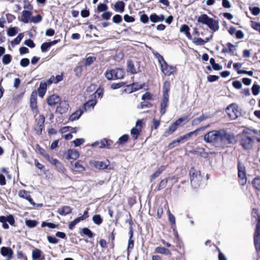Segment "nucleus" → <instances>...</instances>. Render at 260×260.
Instances as JSON below:
<instances>
[{"instance_id": "f257e3e1", "label": "nucleus", "mask_w": 260, "mask_h": 260, "mask_svg": "<svg viewBox=\"0 0 260 260\" xmlns=\"http://www.w3.org/2000/svg\"><path fill=\"white\" fill-rule=\"evenodd\" d=\"M206 142L210 143L216 147H224L226 144H232L236 141L234 135L228 134L224 129L213 130L204 135Z\"/></svg>"}, {"instance_id": "f03ea898", "label": "nucleus", "mask_w": 260, "mask_h": 260, "mask_svg": "<svg viewBox=\"0 0 260 260\" xmlns=\"http://www.w3.org/2000/svg\"><path fill=\"white\" fill-rule=\"evenodd\" d=\"M251 216L256 218V224L253 235L254 245L256 252H260V216L259 215L258 209L253 208L251 211Z\"/></svg>"}, {"instance_id": "7ed1b4c3", "label": "nucleus", "mask_w": 260, "mask_h": 260, "mask_svg": "<svg viewBox=\"0 0 260 260\" xmlns=\"http://www.w3.org/2000/svg\"><path fill=\"white\" fill-rule=\"evenodd\" d=\"M197 21L199 23L206 25L213 32L218 31L219 28V21L209 17L206 14L200 15L198 17Z\"/></svg>"}, {"instance_id": "20e7f679", "label": "nucleus", "mask_w": 260, "mask_h": 260, "mask_svg": "<svg viewBox=\"0 0 260 260\" xmlns=\"http://www.w3.org/2000/svg\"><path fill=\"white\" fill-rule=\"evenodd\" d=\"M189 175L191 186L194 188L199 187L203 180L200 171L194 167H192L189 171Z\"/></svg>"}, {"instance_id": "39448f33", "label": "nucleus", "mask_w": 260, "mask_h": 260, "mask_svg": "<svg viewBox=\"0 0 260 260\" xmlns=\"http://www.w3.org/2000/svg\"><path fill=\"white\" fill-rule=\"evenodd\" d=\"M188 117V115H185L183 117H181L177 119L175 121L173 122L169 126L168 129L166 130L164 135L166 137H167L172 134L174 132H175L177 130L178 127L181 124V123L187 120Z\"/></svg>"}, {"instance_id": "423d86ee", "label": "nucleus", "mask_w": 260, "mask_h": 260, "mask_svg": "<svg viewBox=\"0 0 260 260\" xmlns=\"http://www.w3.org/2000/svg\"><path fill=\"white\" fill-rule=\"evenodd\" d=\"M238 176L239 184L244 186L247 182L246 168L244 165L242 164L240 160L238 162Z\"/></svg>"}, {"instance_id": "0eeeda50", "label": "nucleus", "mask_w": 260, "mask_h": 260, "mask_svg": "<svg viewBox=\"0 0 260 260\" xmlns=\"http://www.w3.org/2000/svg\"><path fill=\"white\" fill-rule=\"evenodd\" d=\"M35 125L34 126V131L36 134L37 135H41L42 133L43 129L44 128V123L45 121V117L42 115H39L35 119Z\"/></svg>"}, {"instance_id": "6e6552de", "label": "nucleus", "mask_w": 260, "mask_h": 260, "mask_svg": "<svg viewBox=\"0 0 260 260\" xmlns=\"http://www.w3.org/2000/svg\"><path fill=\"white\" fill-rule=\"evenodd\" d=\"M226 113L230 119H236L240 114L238 109V106L235 104H231L226 108Z\"/></svg>"}, {"instance_id": "1a4fd4ad", "label": "nucleus", "mask_w": 260, "mask_h": 260, "mask_svg": "<svg viewBox=\"0 0 260 260\" xmlns=\"http://www.w3.org/2000/svg\"><path fill=\"white\" fill-rule=\"evenodd\" d=\"M254 143L253 139L247 136H243L240 140V145L243 149L245 150H251Z\"/></svg>"}, {"instance_id": "9d476101", "label": "nucleus", "mask_w": 260, "mask_h": 260, "mask_svg": "<svg viewBox=\"0 0 260 260\" xmlns=\"http://www.w3.org/2000/svg\"><path fill=\"white\" fill-rule=\"evenodd\" d=\"M29 106L35 116L39 113V108L37 103V92L34 90L30 95L29 100Z\"/></svg>"}, {"instance_id": "9b49d317", "label": "nucleus", "mask_w": 260, "mask_h": 260, "mask_svg": "<svg viewBox=\"0 0 260 260\" xmlns=\"http://www.w3.org/2000/svg\"><path fill=\"white\" fill-rule=\"evenodd\" d=\"M0 222L3 223L2 226L4 229H8L9 228V226L7 222H9L11 225L13 226L15 225V223L14 216L12 214H9L7 216L3 215L1 216Z\"/></svg>"}, {"instance_id": "f8f14e48", "label": "nucleus", "mask_w": 260, "mask_h": 260, "mask_svg": "<svg viewBox=\"0 0 260 260\" xmlns=\"http://www.w3.org/2000/svg\"><path fill=\"white\" fill-rule=\"evenodd\" d=\"M160 70L166 76H170L176 73L177 69L176 66H170L166 62L164 64H161Z\"/></svg>"}, {"instance_id": "ddd939ff", "label": "nucleus", "mask_w": 260, "mask_h": 260, "mask_svg": "<svg viewBox=\"0 0 260 260\" xmlns=\"http://www.w3.org/2000/svg\"><path fill=\"white\" fill-rule=\"evenodd\" d=\"M142 120L138 119L136 123V127L132 128L131 131V135L134 140H137L142 131Z\"/></svg>"}, {"instance_id": "4468645a", "label": "nucleus", "mask_w": 260, "mask_h": 260, "mask_svg": "<svg viewBox=\"0 0 260 260\" xmlns=\"http://www.w3.org/2000/svg\"><path fill=\"white\" fill-rule=\"evenodd\" d=\"M110 161L107 159L106 161H100L98 160H93L90 162V164L92 167L100 170H104L108 169Z\"/></svg>"}, {"instance_id": "2eb2a0df", "label": "nucleus", "mask_w": 260, "mask_h": 260, "mask_svg": "<svg viewBox=\"0 0 260 260\" xmlns=\"http://www.w3.org/2000/svg\"><path fill=\"white\" fill-rule=\"evenodd\" d=\"M18 196L20 198L26 199L32 205H35L33 199L31 198L30 192L25 189H21L18 192Z\"/></svg>"}, {"instance_id": "dca6fc26", "label": "nucleus", "mask_w": 260, "mask_h": 260, "mask_svg": "<svg viewBox=\"0 0 260 260\" xmlns=\"http://www.w3.org/2000/svg\"><path fill=\"white\" fill-rule=\"evenodd\" d=\"M169 98L168 97H163L161 99L160 104V116L164 115L167 111V108L169 106Z\"/></svg>"}, {"instance_id": "f3484780", "label": "nucleus", "mask_w": 260, "mask_h": 260, "mask_svg": "<svg viewBox=\"0 0 260 260\" xmlns=\"http://www.w3.org/2000/svg\"><path fill=\"white\" fill-rule=\"evenodd\" d=\"M60 96L57 94H52L47 99V104L50 106H55L60 102Z\"/></svg>"}, {"instance_id": "a211bd4d", "label": "nucleus", "mask_w": 260, "mask_h": 260, "mask_svg": "<svg viewBox=\"0 0 260 260\" xmlns=\"http://www.w3.org/2000/svg\"><path fill=\"white\" fill-rule=\"evenodd\" d=\"M59 105L56 107V112L60 114L66 113L69 107V105L66 102H60Z\"/></svg>"}, {"instance_id": "6ab92c4d", "label": "nucleus", "mask_w": 260, "mask_h": 260, "mask_svg": "<svg viewBox=\"0 0 260 260\" xmlns=\"http://www.w3.org/2000/svg\"><path fill=\"white\" fill-rule=\"evenodd\" d=\"M32 257L33 260H44V255H42V252L41 250L35 248L32 252Z\"/></svg>"}, {"instance_id": "aec40b11", "label": "nucleus", "mask_w": 260, "mask_h": 260, "mask_svg": "<svg viewBox=\"0 0 260 260\" xmlns=\"http://www.w3.org/2000/svg\"><path fill=\"white\" fill-rule=\"evenodd\" d=\"M1 253L3 256H7L11 258L13 254V251L10 247H2L1 248Z\"/></svg>"}, {"instance_id": "412c9836", "label": "nucleus", "mask_w": 260, "mask_h": 260, "mask_svg": "<svg viewBox=\"0 0 260 260\" xmlns=\"http://www.w3.org/2000/svg\"><path fill=\"white\" fill-rule=\"evenodd\" d=\"M113 144V141L111 140H108L106 138L103 139L100 141V145L99 148H106L107 149L111 148V146Z\"/></svg>"}, {"instance_id": "4be33fe9", "label": "nucleus", "mask_w": 260, "mask_h": 260, "mask_svg": "<svg viewBox=\"0 0 260 260\" xmlns=\"http://www.w3.org/2000/svg\"><path fill=\"white\" fill-rule=\"evenodd\" d=\"M180 32L185 34L189 40L192 39V36L190 33V28L187 24H184L181 26Z\"/></svg>"}, {"instance_id": "5701e85b", "label": "nucleus", "mask_w": 260, "mask_h": 260, "mask_svg": "<svg viewBox=\"0 0 260 260\" xmlns=\"http://www.w3.org/2000/svg\"><path fill=\"white\" fill-rule=\"evenodd\" d=\"M79 156L78 151L73 149H69L67 151V159L76 160Z\"/></svg>"}, {"instance_id": "b1692460", "label": "nucleus", "mask_w": 260, "mask_h": 260, "mask_svg": "<svg viewBox=\"0 0 260 260\" xmlns=\"http://www.w3.org/2000/svg\"><path fill=\"white\" fill-rule=\"evenodd\" d=\"M150 21L153 23L161 22L165 20V16L163 14L157 15L155 13L151 14L149 16Z\"/></svg>"}, {"instance_id": "393cba45", "label": "nucleus", "mask_w": 260, "mask_h": 260, "mask_svg": "<svg viewBox=\"0 0 260 260\" xmlns=\"http://www.w3.org/2000/svg\"><path fill=\"white\" fill-rule=\"evenodd\" d=\"M170 89V83L166 81L163 84L162 87V96L169 98V91Z\"/></svg>"}, {"instance_id": "a878e982", "label": "nucleus", "mask_w": 260, "mask_h": 260, "mask_svg": "<svg viewBox=\"0 0 260 260\" xmlns=\"http://www.w3.org/2000/svg\"><path fill=\"white\" fill-rule=\"evenodd\" d=\"M155 253H160L166 255H170L171 254V251L165 247L158 246L155 248L154 250Z\"/></svg>"}, {"instance_id": "bb28decb", "label": "nucleus", "mask_w": 260, "mask_h": 260, "mask_svg": "<svg viewBox=\"0 0 260 260\" xmlns=\"http://www.w3.org/2000/svg\"><path fill=\"white\" fill-rule=\"evenodd\" d=\"M57 213L61 215H66L72 212V208L68 206H64L61 208L58 209Z\"/></svg>"}, {"instance_id": "cd10ccee", "label": "nucleus", "mask_w": 260, "mask_h": 260, "mask_svg": "<svg viewBox=\"0 0 260 260\" xmlns=\"http://www.w3.org/2000/svg\"><path fill=\"white\" fill-rule=\"evenodd\" d=\"M22 21L25 23H28L32 15V13L29 11L24 10L22 11Z\"/></svg>"}, {"instance_id": "c85d7f7f", "label": "nucleus", "mask_w": 260, "mask_h": 260, "mask_svg": "<svg viewBox=\"0 0 260 260\" xmlns=\"http://www.w3.org/2000/svg\"><path fill=\"white\" fill-rule=\"evenodd\" d=\"M47 91L46 84L45 83H43V82H41L40 84V86L38 89V92L39 95L43 98L45 95L46 92Z\"/></svg>"}, {"instance_id": "c756f323", "label": "nucleus", "mask_w": 260, "mask_h": 260, "mask_svg": "<svg viewBox=\"0 0 260 260\" xmlns=\"http://www.w3.org/2000/svg\"><path fill=\"white\" fill-rule=\"evenodd\" d=\"M127 70L132 74H136L137 72L135 68L134 63L132 60H128L127 62Z\"/></svg>"}, {"instance_id": "7c9ffc66", "label": "nucleus", "mask_w": 260, "mask_h": 260, "mask_svg": "<svg viewBox=\"0 0 260 260\" xmlns=\"http://www.w3.org/2000/svg\"><path fill=\"white\" fill-rule=\"evenodd\" d=\"M251 184L255 190L260 191V177L258 176L255 177L252 180Z\"/></svg>"}, {"instance_id": "2f4dec72", "label": "nucleus", "mask_w": 260, "mask_h": 260, "mask_svg": "<svg viewBox=\"0 0 260 260\" xmlns=\"http://www.w3.org/2000/svg\"><path fill=\"white\" fill-rule=\"evenodd\" d=\"M105 76L109 80H116L115 69L107 70L105 72Z\"/></svg>"}, {"instance_id": "473e14b6", "label": "nucleus", "mask_w": 260, "mask_h": 260, "mask_svg": "<svg viewBox=\"0 0 260 260\" xmlns=\"http://www.w3.org/2000/svg\"><path fill=\"white\" fill-rule=\"evenodd\" d=\"M115 77L116 79H122L125 76V71L122 68H117L115 69Z\"/></svg>"}, {"instance_id": "72a5a7b5", "label": "nucleus", "mask_w": 260, "mask_h": 260, "mask_svg": "<svg viewBox=\"0 0 260 260\" xmlns=\"http://www.w3.org/2000/svg\"><path fill=\"white\" fill-rule=\"evenodd\" d=\"M36 149L45 159L49 157V155L47 153L46 151L44 148H42L39 144H37L36 145Z\"/></svg>"}, {"instance_id": "f704fd0d", "label": "nucleus", "mask_w": 260, "mask_h": 260, "mask_svg": "<svg viewBox=\"0 0 260 260\" xmlns=\"http://www.w3.org/2000/svg\"><path fill=\"white\" fill-rule=\"evenodd\" d=\"M81 235H84L87 236L89 238H92L94 237V234L88 228H84L82 229V231L80 232Z\"/></svg>"}, {"instance_id": "c9c22d12", "label": "nucleus", "mask_w": 260, "mask_h": 260, "mask_svg": "<svg viewBox=\"0 0 260 260\" xmlns=\"http://www.w3.org/2000/svg\"><path fill=\"white\" fill-rule=\"evenodd\" d=\"M140 89V87H134V86L132 85V84L127 85L125 86V89L122 91V92H126L128 93H132L135 91L138 90Z\"/></svg>"}, {"instance_id": "e433bc0d", "label": "nucleus", "mask_w": 260, "mask_h": 260, "mask_svg": "<svg viewBox=\"0 0 260 260\" xmlns=\"http://www.w3.org/2000/svg\"><path fill=\"white\" fill-rule=\"evenodd\" d=\"M196 153L204 158H207L209 156L208 152L205 151L203 148H198L196 150Z\"/></svg>"}, {"instance_id": "4c0bfd02", "label": "nucleus", "mask_w": 260, "mask_h": 260, "mask_svg": "<svg viewBox=\"0 0 260 260\" xmlns=\"http://www.w3.org/2000/svg\"><path fill=\"white\" fill-rule=\"evenodd\" d=\"M115 231V230L114 229L112 232L108 236V240L109 242L110 241V246L111 248H114L115 246L114 240L116 234Z\"/></svg>"}, {"instance_id": "58836bf2", "label": "nucleus", "mask_w": 260, "mask_h": 260, "mask_svg": "<svg viewBox=\"0 0 260 260\" xmlns=\"http://www.w3.org/2000/svg\"><path fill=\"white\" fill-rule=\"evenodd\" d=\"M153 54L155 57L157 59L160 67H161V64H164V63H166V61L164 59V57L159 53L156 51H153Z\"/></svg>"}, {"instance_id": "ea45409f", "label": "nucleus", "mask_w": 260, "mask_h": 260, "mask_svg": "<svg viewBox=\"0 0 260 260\" xmlns=\"http://www.w3.org/2000/svg\"><path fill=\"white\" fill-rule=\"evenodd\" d=\"M83 112L81 111L80 110H77L75 112H74L69 117V119L71 121H74L76 120L80 117V116L82 115Z\"/></svg>"}, {"instance_id": "a19ab883", "label": "nucleus", "mask_w": 260, "mask_h": 260, "mask_svg": "<svg viewBox=\"0 0 260 260\" xmlns=\"http://www.w3.org/2000/svg\"><path fill=\"white\" fill-rule=\"evenodd\" d=\"M164 166H161L156 171H155L154 173L150 177V181H152L154 180L156 177H158L160 174L164 171Z\"/></svg>"}, {"instance_id": "79ce46f5", "label": "nucleus", "mask_w": 260, "mask_h": 260, "mask_svg": "<svg viewBox=\"0 0 260 260\" xmlns=\"http://www.w3.org/2000/svg\"><path fill=\"white\" fill-rule=\"evenodd\" d=\"M96 103V100L95 99L90 100L84 104V108L86 110L87 109L93 108Z\"/></svg>"}, {"instance_id": "37998d69", "label": "nucleus", "mask_w": 260, "mask_h": 260, "mask_svg": "<svg viewBox=\"0 0 260 260\" xmlns=\"http://www.w3.org/2000/svg\"><path fill=\"white\" fill-rule=\"evenodd\" d=\"M25 225L27 227L29 228H33L38 225L39 222L36 220L27 219L25 220Z\"/></svg>"}, {"instance_id": "c03bdc74", "label": "nucleus", "mask_w": 260, "mask_h": 260, "mask_svg": "<svg viewBox=\"0 0 260 260\" xmlns=\"http://www.w3.org/2000/svg\"><path fill=\"white\" fill-rule=\"evenodd\" d=\"M82 163L83 162L81 160H78L75 163L74 167L76 171L82 172L85 170V168Z\"/></svg>"}, {"instance_id": "a18cd8bd", "label": "nucleus", "mask_w": 260, "mask_h": 260, "mask_svg": "<svg viewBox=\"0 0 260 260\" xmlns=\"http://www.w3.org/2000/svg\"><path fill=\"white\" fill-rule=\"evenodd\" d=\"M45 226H48L50 229H55L58 228V224L44 221L41 223V227L44 228Z\"/></svg>"}, {"instance_id": "49530a36", "label": "nucleus", "mask_w": 260, "mask_h": 260, "mask_svg": "<svg viewBox=\"0 0 260 260\" xmlns=\"http://www.w3.org/2000/svg\"><path fill=\"white\" fill-rule=\"evenodd\" d=\"M125 4L122 1H118L115 5L116 10H119V12H122L124 10Z\"/></svg>"}, {"instance_id": "de8ad7c7", "label": "nucleus", "mask_w": 260, "mask_h": 260, "mask_svg": "<svg viewBox=\"0 0 260 260\" xmlns=\"http://www.w3.org/2000/svg\"><path fill=\"white\" fill-rule=\"evenodd\" d=\"M169 178H166L165 179H163L161 180V181L159 182L158 185L156 188V189L157 190H160L164 188H165L168 183Z\"/></svg>"}, {"instance_id": "09e8293b", "label": "nucleus", "mask_w": 260, "mask_h": 260, "mask_svg": "<svg viewBox=\"0 0 260 260\" xmlns=\"http://www.w3.org/2000/svg\"><path fill=\"white\" fill-rule=\"evenodd\" d=\"M51 79L52 80L54 84H57L58 82L63 80V74L62 73H61L60 75H58L55 77L53 75L51 76Z\"/></svg>"}, {"instance_id": "8fccbe9b", "label": "nucleus", "mask_w": 260, "mask_h": 260, "mask_svg": "<svg viewBox=\"0 0 260 260\" xmlns=\"http://www.w3.org/2000/svg\"><path fill=\"white\" fill-rule=\"evenodd\" d=\"M93 222L97 225H100L102 223L103 220L100 214H95L92 217Z\"/></svg>"}, {"instance_id": "3c124183", "label": "nucleus", "mask_w": 260, "mask_h": 260, "mask_svg": "<svg viewBox=\"0 0 260 260\" xmlns=\"http://www.w3.org/2000/svg\"><path fill=\"white\" fill-rule=\"evenodd\" d=\"M128 138L129 136L127 134H124L118 139L117 143L119 145H122L127 142Z\"/></svg>"}, {"instance_id": "603ef678", "label": "nucleus", "mask_w": 260, "mask_h": 260, "mask_svg": "<svg viewBox=\"0 0 260 260\" xmlns=\"http://www.w3.org/2000/svg\"><path fill=\"white\" fill-rule=\"evenodd\" d=\"M96 60V57L94 56H89L86 58L84 62L85 66H89L92 64Z\"/></svg>"}, {"instance_id": "864d4df0", "label": "nucleus", "mask_w": 260, "mask_h": 260, "mask_svg": "<svg viewBox=\"0 0 260 260\" xmlns=\"http://www.w3.org/2000/svg\"><path fill=\"white\" fill-rule=\"evenodd\" d=\"M23 36L24 35L22 33L19 34L18 36L11 42V44L12 45L19 44L23 38Z\"/></svg>"}, {"instance_id": "5fc2aeb1", "label": "nucleus", "mask_w": 260, "mask_h": 260, "mask_svg": "<svg viewBox=\"0 0 260 260\" xmlns=\"http://www.w3.org/2000/svg\"><path fill=\"white\" fill-rule=\"evenodd\" d=\"M142 100L143 101H153L154 100L153 95L150 92H146L144 94H143L142 96Z\"/></svg>"}, {"instance_id": "6e6d98bb", "label": "nucleus", "mask_w": 260, "mask_h": 260, "mask_svg": "<svg viewBox=\"0 0 260 260\" xmlns=\"http://www.w3.org/2000/svg\"><path fill=\"white\" fill-rule=\"evenodd\" d=\"M12 61V56L10 54H5L2 58L3 63L4 64H8Z\"/></svg>"}, {"instance_id": "4d7b16f0", "label": "nucleus", "mask_w": 260, "mask_h": 260, "mask_svg": "<svg viewBox=\"0 0 260 260\" xmlns=\"http://www.w3.org/2000/svg\"><path fill=\"white\" fill-rule=\"evenodd\" d=\"M108 9L107 5L105 4L100 3L97 7V11L100 13L102 12H105Z\"/></svg>"}, {"instance_id": "13d9d810", "label": "nucleus", "mask_w": 260, "mask_h": 260, "mask_svg": "<svg viewBox=\"0 0 260 260\" xmlns=\"http://www.w3.org/2000/svg\"><path fill=\"white\" fill-rule=\"evenodd\" d=\"M125 83L123 82L113 83L111 85V88L113 90L119 89L123 87Z\"/></svg>"}, {"instance_id": "bf43d9fd", "label": "nucleus", "mask_w": 260, "mask_h": 260, "mask_svg": "<svg viewBox=\"0 0 260 260\" xmlns=\"http://www.w3.org/2000/svg\"><path fill=\"white\" fill-rule=\"evenodd\" d=\"M191 40H192L193 43H194L196 45H204V40L202 39L201 38L194 37L193 39L192 38Z\"/></svg>"}, {"instance_id": "052dcab7", "label": "nucleus", "mask_w": 260, "mask_h": 260, "mask_svg": "<svg viewBox=\"0 0 260 260\" xmlns=\"http://www.w3.org/2000/svg\"><path fill=\"white\" fill-rule=\"evenodd\" d=\"M260 91V86L257 84H254L252 87V92L254 95H257Z\"/></svg>"}, {"instance_id": "680f3d73", "label": "nucleus", "mask_w": 260, "mask_h": 260, "mask_svg": "<svg viewBox=\"0 0 260 260\" xmlns=\"http://www.w3.org/2000/svg\"><path fill=\"white\" fill-rule=\"evenodd\" d=\"M152 123L153 124L151 126V129L152 131L154 129H157L158 128L160 125V120H157L155 118H153L152 120Z\"/></svg>"}, {"instance_id": "e2e57ef3", "label": "nucleus", "mask_w": 260, "mask_h": 260, "mask_svg": "<svg viewBox=\"0 0 260 260\" xmlns=\"http://www.w3.org/2000/svg\"><path fill=\"white\" fill-rule=\"evenodd\" d=\"M249 10L254 16H257L260 13V8L258 7H249Z\"/></svg>"}, {"instance_id": "0e129e2a", "label": "nucleus", "mask_w": 260, "mask_h": 260, "mask_svg": "<svg viewBox=\"0 0 260 260\" xmlns=\"http://www.w3.org/2000/svg\"><path fill=\"white\" fill-rule=\"evenodd\" d=\"M50 45L49 42H45L42 44L41 45V50L42 52H45L49 49Z\"/></svg>"}, {"instance_id": "69168bd1", "label": "nucleus", "mask_w": 260, "mask_h": 260, "mask_svg": "<svg viewBox=\"0 0 260 260\" xmlns=\"http://www.w3.org/2000/svg\"><path fill=\"white\" fill-rule=\"evenodd\" d=\"M42 20V17L41 15L38 14L36 16L31 17L30 19V21L34 23H37L40 22H41Z\"/></svg>"}, {"instance_id": "338daca9", "label": "nucleus", "mask_w": 260, "mask_h": 260, "mask_svg": "<svg viewBox=\"0 0 260 260\" xmlns=\"http://www.w3.org/2000/svg\"><path fill=\"white\" fill-rule=\"evenodd\" d=\"M17 33L15 27H10L7 30V34L10 37L14 36Z\"/></svg>"}, {"instance_id": "774afa93", "label": "nucleus", "mask_w": 260, "mask_h": 260, "mask_svg": "<svg viewBox=\"0 0 260 260\" xmlns=\"http://www.w3.org/2000/svg\"><path fill=\"white\" fill-rule=\"evenodd\" d=\"M29 60L28 58H24L21 59L20 62V66L22 67H26L29 64Z\"/></svg>"}]
</instances>
